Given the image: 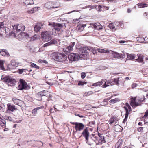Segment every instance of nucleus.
Masks as SVG:
<instances>
[{"mask_svg":"<svg viewBox=\"0 0 148 148\" xmlns=\"http://www.w3.org/2000/svg\"><path fill=\"white\" fill-rule=\"evenodd\" d=\"M98 137L97 134H92L90 135L89 138L86 141V143L89 145H91L95 143L97 144Z\"/></svg>","mask_w":148,"mask_h":148,"instance_id":"1","label":"nucleus"},{"mask_svg":"<svg viewBox=\"0 0 148 148\" xmlns=\"http://www.w3.org/2000/svg\"><path fill=\"white\" fill-rule=\"evenodd\" d=\"M54 55L56 60L58 61L63 62L67 59V56L64 54L57 53H54Z\"/></svg>","mask_w":148,"mask_h":148,"instance_id":"2","label":"nucleus"},{"mask_svg":"<svg viewBox=\"0 0 148 148\" xmlns=\"http://www.w3.org/2000/svg\"><path fill=\"white\" fill-rule=\"evenodd\" d=\"M42 40L45 42H47L51 40L52 39L51 33L48 31L42 32L41 34Z\"/></svg>","mask_w":148,"mask_h":148,"instance_id":"3","label":"nucleus"},{"mask_svg":"<svg viewBox=\"0 0 148 148\" xmlns=\"http://www.w3.org/2000/svg\"><path fill=\"white\" fill-rule=\"evenodd\" d=\"M3 82L7 83L9 86H13L16 81L15 79L9 76H6L2 79Z\"/></svg>","mask_w":148,"mask_h":148,"instance_id":"4","label":"nucleus"},{"mask_svg":"<svg viewBox=\"0 0 148 148\" xmlns=\"http://www.w3.org/2000/svg\"><path fill=\"white\" fill-rule=\"evenodd\" d=\"M87 50H88V48L86 47H83L80 49V52L78 53L79 54L80 58H85L87 56L88 54Z\"/></svg>","mask_w":148,"mask_h":148,"instance_id":"5","label":"nucleus"},{"mask_svg":"<svg viewBox=\"0 0 148 148\" xmlns=\"http://www.w3.org/2000/svg\"><path fill=\"white\" fill-rule=\"evenodd\" d=\"M68 58L69 60L72 61H77L80 58L78 53H71L68 55Z\"/></svg>","mask_w":148,"mask_h":148,"instance_id":"6","label":"nucleus"},{"mask_svg":"<svg viewBox=\"0 0 148 148\" xmlns=\"http://www.w3.org/2000/svg\"><path fill=\"white\" fill-rule=\"evenodd\" d=\"M75 45V42H71L69 45V46L64 47L63 49L64 51L66 53H69L71 51H72L73 50V47Z\"/></svg>","mask_w":148,"mask_h":148,"instance_id":"7","label":"nucleus"},{"mask_svg":"<svg viewBox=\"0 0 148 148\" xmlns=\"http://www.w3.org/2000/svg\"><path fill=\"white\" fill-rule=\"evenodd\" d=\"M27 87V85L26 82L23 80L21 79L20 84L18 87V89L20 90H22L26 89Z\"/></svg>","mask_w":148,"mask_h":148,"instance_id":"8","label":"nucleus"},{"mask_svg":"<svg viewBox=\"0 0 148 148\" xmlns=\"http://www.w3.org/2000/svg\"><path fill=\"white\" fill-rule=\"evenodd\" d=\"M17 110V108L14 105H11L10 103L7 104V110L6 111V113H9L10 111L13 112Z\"/></svg>","mask_w":148,"mask_h":148,"instance_id":"9","label":"nucleus"},{"mask_svg":"<svg viewBox=\"0 0 148 148\" xmlns=\"http://www.w3.org/2000/svg\"><path fill=\"white\" fill-rule=\"evenodd\" d=\"M97 137H99L98 139V141L97 142V144L99 143H104L106 142L104 138V135L103 134H100L98 133L97 135Z\"/></svg>","mask_w":148,"mask_h":148,"instance_id":"10","label":"nucleus"},{"mask_svg":"<svg viewBox=\"0 0 148 148\" xmlns=\"http://www.w3.org/2000/svg\"><path fill=\"white\" fill-rule=\"evenodd\" d=\"M25 28V27L24 25L21 24H17L16 25H15L13 27V28L16 29V30L18 32L24 31Z\"/></svg>","mask_w":148,"mask_h":148,"instance_id":"11","label":"nucleus"},{"mask_svg":"<svg viewBox=\"0 0 148 148\" xmlns=\"http://www.w3.org/2000/svg\"><path fill=\"white\" fill-rule=\"evenodd\" d=\"M112 56L113 57L118 58H124L125 56L124 53L120 54L116 52H113L112 54Z\"/></svg>","mask_w":148,"mask_h":148,"instance_id":"12","label":"nucleus"},{"mask_svg":"<svg viewBox=\"0 0 148 148\" xmlns=\"http://www.w3.org/2000/svg\"><path fill=\"white\" fill-rule=\"evenodd\" d=\"M84 125L83 123L78 122L74 127L77 131H81L84 129Z\"/></svg>","mask_w":148,"mask_h":148,"instance_id":"13","label":"nucleus"},{"mask_svg":"<svg viewBox=\"0 0 148 148\" xmlns=\"http://www.w3.org/2000/svg\"><path fill=\"white\" fill-rule=\"evenodd\" d=\"M82 134L83 136L85 138L86 141L89 138V133L87 128L84 129L82 133Z\"/></svg>","mask_w":148,"mask_h":148,"instance_id":"14","label":"nucleus"},{"mask_svg":"<svg viewBox=\"0 0 148 148\" xmlns=\"http://www.w3.org/2000/svg\"><path fill=\"white\" fill-rule=\"evenodd\" d=\"M49 92L48 91L44 90L38 93V95L41 96H46L48 97H51V95L49 94Z\"/></svg>","mask_w":148,"mask_h":148,"instance_id":"15","label":"nucleus"},{"mask_svg":"<svg viewBox=\"0 0 148 148\" xmlns=\"http://www.w3.org/2000/svg\"><path fill=\"white\" fill-rule=\"evenodd\" d=\"M131 100L130 104L132 107H135L139 105V104L135 101L136 98L132 97L131 98Z\"/></svg>","mask_w":148,"mask_h":148,"instance_id":"16","label":"nucleus"},{"mask_svg":"<svg viewBox=\"0 0 148 148\" xmlns=\"http://www.w3.org/2000/svg\"><path fill=\"white\" fill-rule=\"evenodd\" d=\"M43 25L41 23H37L34 26V31L35 32H37L39 31L42 28Z\"/></svg>","mask_w":148,"mask_h":148,"instance_id":"17","label":"nucleus"},{"mask_svg":"<svg viewBox=\"0 0 148 148\" xmlns=\"http://www.w3.org/2000/svg\"><path fill=\"white\" fill-rule=\"evenodd\" d=\"M52 3L51 2H49L45 4V7L48 9H53L54 8H57V6H52Z\"/></svg>","mask_w":148,"mask_h":148,"instance_id":"18","label":"nucleus"},{"mask_svg":"<svg viewBox=\"0 0 148 148\" xmlns=\"http://www.w3.org/2000/svg\"><path fill=\"white\" fill-rule=\"evenodd\" d=\"M44 108L43 106H41L40 107H37L33 109L32 111V113L33 115L36 116L37 114V111L40 109H42Z\"/></svg>","mask_w":148,"mask_h":148,"instance_id":"19","label":"nucleus"},{"mask_svg":"<svg viewBox=\"0 0 148 148\" xmlns=\"http://www.w3.org/2000/svg\"><path fill=\"white\" fill-rule=\"evenodd\" d=\"M0 53L1 55L3 56H9V53L5 49H1L0 51Z\"/></svg>","mask_w":148,"mask_h":148,"instance_id":"20","label":"nucleus"},{"mask_svg":"<svg viewBox=\"0 0 148 148\" xmlns=\"http://www.w3.org/2000/svg\"><path fill=\"white\" fill-rule=\"evenodd\" d=\"M54 29L57 31H59L62 28V26L61 24H56L53 25Z\"/></svg>","mask_w":148,"mask_h":148,"instance_id":"21","label":"nucleus"},{"mask_svg":"<svg viewBox=\"0 0 148 148\" xmlns=\"http://www.w3.org/2000/svg\"><path fill=\"white\" fill-rule=\"evenodd\" d=\"M106 82L103 80H102L101 82H98L93 84V86H97L101 85H102L103 87H104V84H106Z\"/></svg>","mask_w":148,"mask_h":148,"instance_id":"22","label":"nucleus"},{"mask_svg":"<svg viewBox=\"0 0 148 148\" xmlns=\"http://www.w3.org/2000/svg\"><path fill=\"white\" fill-rule=\"evenodd\" d=\"M20 35L23 38L28 39L30 38L29 34L25 32H22L20 34Z\"/></svg>","mask_w":148,"mask_h":148,"instance_id":"23","label":"nucleus"},{"mask_svg":"<svg viewBox=\"0 0 148 148\" xmlns=\"http://www.w3.org/2000/svg\"><path fill=\"white\" fill-rule=\"evenodd\" d=\"M113 81H114L113 79H112L110 80L107 81L106 82V84H104L103 88H106L107 86H110V85H114V84Z\"/></svg>","mask_w":148,"mask_h":148,"instance_id":"24","label":"nucleus"},{"mask_svg":"<svg viewBox=\"0 0 148 148\" xmlns=\"http://www.w3.org/2000/svg\"><path fill=\"white\" fill-rule=\"evenodd\" d=\"M102 26L99 23H97L94 24V28L97 30H100L102 29Z\"/></svg>","mask_w":148,"mask_h":148,"instance_id":"25","label":"nucleus"},{"mask_svg":"<svg viewBox=\"0 0 148 148\" xmlns=\"http://www.w3.org/2000/svg\"><path fill=\"white\" fill-rule=\"evenodd\" d=\"M137 5L139 8H143L147 7L148 6V4L145 3L144 2H142L141 3H138Z\"/></svg>","mask_w":148,"mask_h":148,"instance_id":"26","label":"nucleus"},{"mask_svg":"<svg viewBox=\"0 0 148 148\" xmlns=\"http://www.w3.org/2000/svg\"><path fill=\"white\" fill-rule=\"evenodd\" d=\"M126 110V112L125 114V118L123 120V123H125L127 120V119L128 118L129 115V112L128 109L125 107H124Z\"/></svg>","mask_w":148,"mask_h":148,"instance_id":"27","label":"nucleus"},{"mask_svg":"<svg viewBox=\"0 0 148 148\" xmlns=\"http://www.w3.org/2000/svg\"><path fill=\"white\" fill-rule=\"evenodd\" d=\"M23 3L26 5H31L34 4L33 0H23Z\"/></svg>","mask_w":148,"mask_h":148,"instance_id":"28","label":"nucleus"},{"mask_svg":"<svg viewBox=\"0 0 148 148\" xmlns=\"http://www.w3.org/2000/svg\"><path fill=\"white\" fill-rule=\"evenodd\" d=\"M118 120L115 117H111L109 120L108 121L110 125L112 124L114 122L117 121Z\"/></svg>","mask_w":148,"mask_h":148,"instance_id":"29","label":"nucleus"},{"mask_svg":"<svg viewBox=\"0 0 148 148\" xmlns=\"http://www.w3.org/2000/svg\"><path fill=\"white\" fill-rule=\"evenodd\" d=\"M138 58L136 59L135 60H137L138 62L143 63V59L144 58V56L140 54H138Z\"/></svg>","mask_w":148,"mask_h":148,"instance_id":"30","label":"nucleus"},{"mask_svg":"<svg viewBox=\"0 0 148 148\" xmlns=\"http://www.w3.org/2000/svg\"><path fill=\"white\" fill-rule=\"evenodd\" d=\"M113 80L114 84L118 85L119 84V82H120V81L123 80V79L122 77H120L118 78L114 79Z\"/></svg>","mask_w":148,"mask_h":148,"instance_id":"31","label":"nucleus"},{"mask_svg":"<svg viewBox=\"0 0 148 148\" xmlns=\"http://www.w3.org/2000/svg\"><path fill=\"white\" fill-rule=\"evenodd\" d=\"M0 125L3 127H6V121L5 120L1 118V120H0Z\"/></svg>","mask_w":148,"mask_h":148,"instance_id":"32","label":"nucleus"},{"mask_svg":"<svg viewBox=\"0 0 148 148\" xmlns=\"http://www.w3.org/2000/svg\"><path fill=\"white\" fill-rule=\"evenodd\" d=\"M86 26V25H79L77 26V29L79 31L81 32L84 29V27H85Z\"/></svg>","mask_w":148,"mask_h":148,"instance_id":"33","label":"nucleus"},{"mask_svg":"<svg viewBox=\"0 0 148 148\" xmlns=\"http://www.w3.org/2000/svg\"><path fill=\"white\" fill-rule=\"evenodd\" d=\"M97 51L99 52L104 53H107L109 52V51L108 49L105 50L101 49H97Z\"/></svg>","mask_w":148,"mask_h":148,"instance_id":"34","label":"nucleus"},{"mask_svg":"<svg viewBox=\"0 0 148 148\" xmlns=\"http://www.w3.org/2000/svg\"><path fill=\"white\" fill-rule=\"evenodd\" d=\"M12 100L13 101L14 103L18 105H19V104L20 103L22 102V101L15 98H12Z\"/></svg>","mask_w":148,"mask_h":148,"instance_id":"35","label":"nucleus"},{"mask_svg":"<svg viewBox=\"0 0 148 148\" xmlns=\"http://www.w3.org/2000/svg\"><path fill=\"white\" fill-rule=\"evenodd\" d=\"M127 60H132L134 59L135 58L134 55L127 53Z\"/></svg>","mask_w":148,"mask_h":148,"instance_id":"36","label":"nucleus"},{"mask_svg":"<svg viewBox=\"0 0 148 148\" xmlns=\"http://www.w3.org/2000/svg\"><path fill=\"white\" fill-rule=\"evenodd\" d=\"M3 22V25H1L0 26V29H1V32L3 33H5L6 32V27L3 26L4 25V22Z\"/></svg>","mask_w":148,"mask_h":148,"instance_id":"37","label":"nucleus"},{"mask_svg":"<svg viewBox=\"0 0 148 148\" xmlns=\"http://www.w3.org/2000/svg\"><path fill=\"white\" fill-rule=\"evenodd\" d=\"M145 98L144 96L139 97L138 99V101L140 102H142L144 101Z\"/></svg>","mask_w":148,"mask_h":148,"instance_id":"38","label":"nucleus"},{"mask_svg":"<svg viewBox=\"0 0 148 148\" xmlns=\"http://www.w3.org/2000/svg\"><path fill=\"white\" fill-rule=\"evenodd\" d=\"M95 8L97 9L99 11H101L103 10H102V5H95Z\"/></svg>","mask_w":148,"mask_h":148,"instance_id":"39","label":"nucleus"},{"mask_svg":"<svg viewBox=\"0 0 148 148\" xmlns=\"http://www.w3.org/2000/svg\"><path fill=\"white\" fill-rule=\"evenodd\" d=\"M119 101V100L118 98H115L111 100L109 102L110 103L112 104H114Z\"/></svg>","mask_w":148,"mask_h":148,"instance_id":"40","label":"nucleus"},{"mask_svg":"<svg viewBox=\"0 0 148 148\" xmlns=\"http://www.w3.org/2000/svg\"><path fill=\"white\" fill-rule=\"evenodd\" d=\"M4 118L5 120H9L10 121H12V118L10 116H4Z\"/></svg>","mask_w":148,"mask_h":148,"instance_id":"41","label":"nucleus"},{"mask_svg":"<svg viewBox=\"0 0 148 148\" xmlns=\"http://www.w3.org/2000/svg\"><path fill=\"white\" fill-rule=\"evenodd\" d=\"M51 45L56 44L58 42L57 40L55 39H53L49 42Z\"/></svg>","mask_w":148,"mask_h":148,"instance_id":"42","label":"nucleus"},{"mask_svg":"<svg viewBox=\"0 0 148 148\" xmlns=\"http://www.w3.org/2000/svg\"><path fill=\"white\" fill-rule=\"evenodd\" d=\"M30 66L32 67H33V68H35L37 69H39V67L38 66L36 65V64H35L33 63H32V62H30Z\"/></svg>","mask_w":148,"mask_h":148,"instance_id":"43","label":"nucleus"},{"mask_svg":"<svg viewBox=\"0 0 148 148\" xmlns=\"http://www.w3.org/2000/svg\"><path fill=\"white\" fill-rule=\"evenodd\" d=\"M109 27L113 30H115L116 29L115 27L114 26V24L113 23H111L109 24Z\"/></svg>","mask_w":148,"mask_h":148,"instance_id":"44","label":"nucleus"},{"mask_svg":"<svg viewBox=\"0 0 148 148\" xmlns=\"http://www.w3.org/2000/svg\"><path fill=\"white\" fill-rule=\"evenodd\" d=\"M38 36L37 35L35 34L33 36H32L30 38L31 41H34L37 39L38 38Z\"/></svg>","mask_w":148,"mask_h":148,"instance_id":"45","label":"nucleus"},{"mask_svg":"<svg viewBox=\"0 0 148 148\" xmlns=\"http://www.w3.org/2000/svg\"><path fill=\"white\" fill-rule=\"evenodd\" d=\"M90 49L91 50V51L94 54H96L97 52V49H95L93 47H90Z\"/></svg>","mask_w":148,"mask_h":148,"instance_id":"46","label":"nucleus"},{"mask_svg":"<svg viewBox=\"0 0 148 148\" xmlns=\"http://www.w3.org/2000/svg\"><path fill=\"white\" fill-rule=\"evenodd\" d=\"M87 83L84 81H79L78 83V86H83L84 84H86Z\"/></svg>","mask_w":148,"mask_h":148,"instance_id":"47","label":"nucleus"},{"mask_svg":"<svg viewBox=\"0 0 148 148\" xmlns=\"http://www.w3.org/2000/svg\"><path fill=\"white\" fill-rule=\"evenodd\" d=\"M38 8L37 7H34L33 10L31 9L29 10L28 11V12L29 13H34V11L35 10H37L38 9Z\"/></svg>","mask_w":148,"mask_h":148,"instance_id":"48","label":"nucleus"},{"mask_svg":"<svg viewBox=\"0 0 148 148\" xmlns=\"http://www.w3.org/2000/svg\"><path fill=\"white\" fill-rule=\"evenodd\" d=\"M0 69L3 70L4 69L3 67V62L1 60H0Z\"/></svg>","mask_w":148,"mask_h":148,"instance_id":"49","label":"nucleus"},{"mask_svg":"<svg viewBox=\"0 0 148 148\" xmlns=\"http://www.w3.org/2000/svg\"><path fill=\"white\" fill-rule=\"evenodd\" d=\"M138 40L140 42H143L145 40V38L143 37H139L138 38Z\"/></svg>","mask_w":148,"mask_h":148,"instance_id":"50","label":"nucleus"},{"mask_svg":"<svg viewBox=\"0 0 148 148\" xmlns=\"http://www.w3.org/2000/svg\"><path fill=\"white\" fill-rule=\"evenodd\" d=\"M95 6L89 5L86 6V8H90L91 9L89 10H91V9H93L95 8Z\"/></svg>","mask_w":148,"mask_h":148,"instance_id":"51","label":"nucleus"},{"mask_svg":"<svg viewBox=\"0 0 148 148\" xmlns=\"http://www.w3.org/2000/svg\"><path fill=\"white\" fill-rule=\"evenodd\" d=\"M102 9H103V10L105 11L106 10H107L109 9V7H107L105 6L102 5Z\"/></svg>","mask_w":148,"mask_h":148,"instance_id":"52","label":"nucleus"},{"mask_svg":"<svg viewBox=\"0 0 148 148\" xmlns=\"http://www.w3.org/2000/svg\"><path fill=\"white\" fill-rule=\"evenodd\" d=\"M86 76L85 73L84 72H82L81 73V77L82 79H84Z\"/></svg>","mask_w":148,"mask_h":148,"instance_id":"53","label":"nucleus"},{"mask_svg":"<svg viewBox=\"0 0 148 148\" xmlns=\"http://www.w3.org/2000/svg\"><path fill=\"white\" fill-rule=\"evenodd\" d=\"M138 85L136 83H134L132 85V87L133 88L137 86Z\"/></svg>","mask_w":148,"mask_h":148,"instance_id":"54","label":"nucleus"},{"mask_svg":"<svg viewBox=\"0 0 148 148\" xmlns=\"http://www.w3.org/2000/svg\"><path fill=\"white\" fill-rule=\"evenodd\" d=\"M25 70L24 69H20L18 70L19 73L20 74H21Z\"/></svg>","mask_w":148,"mask_h":148,"instance_id":"55","label":"nucleus"},{"mask_svg":"<svg viewBox=\"0 0 148 148\" xmlns=\"http://www.w3.org/2000/svg\"><path fill=\"white\" fill-rule=\"evenodd\" d=\"M49 45H51L49 42H48V43H46L44 44L43 45V47H46L49 46Z\"/></svg>","mask_w":148,"mask_h":148,"instance_id":"56","label":"nucleus"},{"mask_svg":"<svg viewBox=\"0 0 148 148\" xmlns=\"http://www.w3.org/2000/svg\"><path fill=\"white\" fill-rule=\"evenodd\" d=\"M121 145L118 143H117L116 145V147H117V148H121Z\"/></svg>","mask_w":148,"mask_h":148,"instance_id":"57","label":"nucleus"},{"mask_svg":"<svg viewBox=\"0 0 148 148\" xmlns=\"http://www.w3.org/2000/svg\"><path fill=\"white\" fill-rule=\"evenodd\" d=\"M148 116V110H146L144 117L145 118L147 117Z\"/></svg>","mask_w":148,"mask_h":148,"instance_id":"58","label":"nucleus"},{"mask_svg":"<svg viewBox=\"0 0 148 148\" xmlns=\"http://www.w3.org/2000/svg\"><path fill=\"white\" fill-rule=\"evenodd\" d=\"M143 128L142 127H140L138 128V132H140L143 130Z\"/></svg>","mask_w":148,"mask_h":148,"instance_id":"59","label":"nucleus"},{"mask_svg":"<svg viewBox=\"0 0 148 148\" xmlns=\"http://www.w3.org/2000/svg\"><path fill=\"white\" fill-rule=\"evenodd\" d=\"M75 115H76V116H78L79 117H80V118H83L84 117V116H83V115H80L79 114H75Z\"/></svg>","mask_w":148,"mask_h":148,"instance_id":"60","label":"nucleus"},{"mask_svg":"<svg viewBox=\"0 0 148 148\" xmlns=\"http://www.w3.org/2000/svg\"><path fill=\"white\" fill-rule=\"evenodd\" d=\"M126 42V41L123 40H121L119 41V42L120 43H123Z\"/></svg>","mask_w":148,"mask_h":148,"instance_id":"61","label":"nucleus"},{"mask_svg":"<svg viewBox=\"0 0 148 148\" xmlns=\"http://www.w3.org/2000/svg\"><path fill=\"white\" fill-rule=\"evenodd\" d=\"M78 122H71L70 123H71L72 124L74 125H75V126H76V124Z\"/></svg>","mask_w":148,"mask_h":148,"instance_id":"62","label":"nucleus"},{"mask_svg":"<svg viewBox=\"0 0 148 148\" xmlns=\"http://www.w3.org/2000/svg\"><path fill=\"white\" fill-rule=\"evenodd\" d=\"M128 105V108L129 109V111H131V107H130V105H129V104H127Z\"/></svg>","mask_w":148,"mask_h":148,"instance_id":"63","label":"nucleus"},{"mask_svg":"<svg viewBox=\"0 0 148 148\" xmlns=\"http://www.w3.org/2000/svg\"><path fill=\"white\" fill-rule=\"evenodd\" d=\"M131 10L129 8L127 10V12L128 13H130L131 12Z\"/></svg>","mask_w":148,"mask_h":148,"instance_id":"64","label":"nucleus"}]
</instances>
